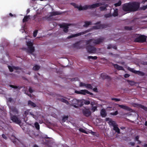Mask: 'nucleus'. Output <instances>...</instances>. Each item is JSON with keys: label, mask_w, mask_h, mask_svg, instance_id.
Instances as JSON below:
<instances>
[{"label": "nucleus", "mask_w": 147, "mask_h": 147, "mask_svg": "<svg viewBox=\"0 0 147 147\" xmlns=\"http://www.w3.org/2000/svg\"><path fill=\"white\" fill-rule=\"evenodd\" d=\"M106 120L107 121H109L108 123H109V122L110 121V120H112V119H110V118H106Z\"/></svg>", "instance_id": "603ef678"}, {"label": "nucleus", "mask_w": 147, "mask_h": 147, "mask_svg": "<svg viewBox=\"0 0 147 147\" xmlns=\"http://www.w3.org/2000/svg\"><path fill=\"white\" fill-rule=\"evenodd\" d=\"M100 114L102 117H105L107 115V113L105 110L104 109H102L100 112Z\"/></svg>", "instance_id": "2eb2a0df"}, {"label": "nucleus", "mask_w": 147, "mask_h": 147, "mask_svg": "<svg viewBox=\"0 0 147 147\" xmlns=\"http://www.w3.org/2000/svg\"><path fill=\"white\" fill-rule=\"evenodd\" d=\"M97 110V107L96 106L93 107L92 109V110L93 112Z\"/></svg>", "instance_id": "58836bf2"}, {"label": "nucleus", "mask_w": 147, "mask_h": 147, "mask_svg": "<svg viewBox=\"0 0 147 147\" xmlns=\"http://www.w3.org/2000/svg\"><path fill=\"white\" fill-rule=\"evenodd\" d=\"M93 90L95 91V92H97V89L96 88H94L93 89Z\"/></svg>", "instance_id": "680f3d73"}, {"label": "nucleus", "mask_w": 147, "mask_h": 147, "mask_svg": "<svg viewBox=\"0 0 147 147\" xmlns=\"http://www.w3.org/2000/svg\"><path fill=\"white\" fill-rule=\"evenodd\" d=\"M88 59H97V57L96 56H89L88 57Z\"/></svg>", "instance_id": "72a5a7b5"}, {"label": "nucleus", "mask_w": 147, "mask_h": 147, "mask_svg": "<svg viewBox=\"0 0 147 147\" xmlns=\"http://www.w3.org/2000/svg\"><path fill=\"white\" fill-rule=\"evenodd\" d=\"M147 8V5L146 6H144L143 7H142V9L144 10H145Z\"/></svg>", "instance_id": "49530a36"}, {"label": "nucleus", "mask_w": 147, "mask_h": 147, "mask_svg": "<svg viewBox=\"0 0 147 147\" xmlns=\"http://www.w3.org/2000/svg\"><path fill=\"white\" fill-rule=\"evenodd\" d=\"M146 39L145 36L141 35L136 38L134 41L136 42H143L146 41Z\"/></svg>", "instance_id": "0eeeda50"}, {"label": "nucleus", "mask_w": 147, "mask_h": 147, "mask_svg": "<svg viewBox=\"0 0 147 147\" xmlns=\"http://www.w3.org/2000/svg\"><path fill=\"white\" fill-rule=\"evenodd\" d=\"M29 92L30 93H32L33 92V90L30 87L29 88Z\"/></svg>", "instance_id": "3c124183"}, {"label": "nucleus", "mask_w": 147, "mask_h": 147, "mask_svg": "<svg viewBox=\"0 0 147 147\" xmlns=\"http://www.w3.org/2000/svg\"><path fill=\"white\" fill-rule=\"evenodd\" d=\"M34 126L36 128L38 129L39 130L40 129V126L38 123L36 122L34 124Z\"/></svg>", "instance_id": "cd10ccee"}, {"label": "nucleus", "mask_w": 147, "mask_h": 147, "mask_svg": "<svg viewBox=\"0 0 147 147\" xmlns=\"http://www.w3.org/2000/svg\"><path fill=\"white\" fill-rule=\"evenodd\" d=\"M104 2L102 3H98L91 5H86L82 6L81 5L79 6L75 3H72V4L76 8H77L79 10H84L87 9L95 8L98 7L101 5H103L100 7V10L103 11L106 8L108 7V5L105 4V3H108L109 0H102Z\"/></svg>", "instance_id": "f257e3e1"}, {"label": "nucleus", "mask_w": 147, "mask_h": 147, "mask_svg": "<svg viewBox=\"0 0 147 147\" xmlns=\"http://www.w3.org/2000/svg\"><path fill=\"white\" fill-rule=\"evenodd\" d=\"M109 125L110 126L113 127V129L118 134L120 133V130L117 126V125L115 121L110 120L109 122Z\"/></svg>", "instance_id": "20e7f679"}, {"label": "nucleus", "mask_w": 147, "mask_h": 147, "mask_svg": "<svg viewBox=\"0 0 147 147\" xmlns=\"http://www.w3.org/2000/svg\"><path fill=\"white\" fill-rule=\"evenodd\" d=\"M139 138V137L138 136H137L135 138V140L136 141H138V144H140V142L139 140H138V139Z\"/></svg>", "instance_id": "a18cd8bd"}, {"label": "nucleus", "mask_w": 147, "mask_h": 147, "mask_svg": "<svg viewBox=\"0 0 147 147\" xmlns=\"http://www.w3.org/2000/svg\"><path fill=\"white\" fill-rule=\"evenodd\" d=\"M129 75L128 74H125L124 76L125 78H127L129 77Z\"/></svg>", "instance_id": "09e8293b"}, {"label": "nucleus", "mask_w": 147, "mask_h": 147, "mask_svg": "<svg viewBox=\"0 0 147 147\" xmlns=\"http://www.w3.org/2000/svg\"><path fill=\"white\" fill-rule=\"evenodd\" d=\"M114 12L113 14V16L115 17L117 16L118 15V9L115 8V9H114Z\"/></svg>", "instance_id": "412c9836"}, {"label": "nucleus", "mask_w": 147, "mask_h": 147, "mask_svg": "<svg viewBox=\"0 0 147 147\" xmlns=\"http://www.w3.org/2000/svg\"><path fill=\"white\" fill-rule=\"evenodd\" d=\"M140 7L139 3L137 2H134L125 3L123 5V9L126 11H137Z\"/></svg>", "instance_id": "f03ea898"}, {"label": "nucleus", "mask_w": 147, "mask_h": 147, "mask_svg": "<svg viewBox=\"0 0 147 147\" xmlns=\"http://www.w3.org/2000/svg\"><path fill=\"white\" fill-rule=\"evenodd\" d=\"M87 49H88V51L90 53H92V51H91V50H90V49H89L88 48H87Z\"/></svg>", "instance_id": "6e6d98bb"}, {"label": "nucleus", "mask_w": 147, "mask_h": 147, "mask_svg": "<svg viewBox=\"0 0 147 147\" xmlns=\"http://www.w3.org/2000/svg\"><path fill=\"white\" fill-rule=\"evenodd\" d=\"M85 87L87 88H88L91 89L92 88V86L90 84H86Z\"/></svg>", "instance_id": "473e14b6"}, {"label": "nucleus", "mask_w": 147, "mask_h": 147, "mask_svg": "<svg viewBox=\"0 0 147 147\" xmlns=\"http://www.w3.org/2000/svg\"><path fill=\"white\" fill-rule=\"evenodd\" d=\"M128 69L130 71L134 73H137V72L134 69L131 68L129 67L128 68Z\"/></svg>", "instance_id": "c756f323"}, {"label": "nucleus", "mask_w": 147, "mask_h": 147, "mask_svg": "<svg viewBox=\"0 0 147 147\" xmlns=\"http://www.w3.org/2000/svg\"><path fill=\"white\" fill-rule=\"evenodd\" d=\"M60 100L61 102H65L67 104H68V102L65 99L62 98L61 99H60Z\"/></svg>", "instance_id": "c85d7f7f"}, {"label": "nucleus", "mask_w": 147, "mask_h": 147, "mask_svg": "<svg viewBox=\"0 0 147 147\" xmlns=\"http://www.w3.org/2000/svg\"><path fill=\"white\" fill-rule=\"evenodd\" d=\"M144 147H147V144H145L144 145Z\"/></svg>", "instance_id": "0e129e2a"}, {"label": "nucleus", "mask_w": 147, "mask_h": 147, "mask_svg": "<svg viewBox=\"0 0 147 147\" xmlns=\"http://www.w3.org/2000/svg\"><path fill=\"white\" fill-rule=\"evenodd\" d=\"M79 131L82 132L86 133V131L84 129L81 128L79 129Z\"/></svg>", "instance_id": "37998d69"}, {"label": "nucleus", "mask_w": 147, "mask_h": 147, "mask_svg": "<svg viewBox=\"0 0 147 147\" xmlns=\"http://www.w3.org/2000/svg\"><path fill=\"white\" fill-rule=\"evenodd\" d=\"M140 107L141 108L144 109L145 111H147V108L145 107L144 106L140 105Z\"/></svg>", "instance_id": "c9c22d12"}, {"label": "nucleus", "mask_w": 147, "mask_h": 147, "mask_svg": "<svg viewBox=\"0 0 147 147\" xmlns=\"http://www.w3.org/2000/svg\"><path fill=\"white\" fill-rule=\"evenodd\" d=\"M22 28H23V30H20V31H21V32H22V33H23V32H23V31H25V30H24V27H22Z\"/></svg>", "instance_id": "bf43d9fd"}, {"label": "nucleus", "mask_w": 147, "mask_h": 147, "mask_svg": "<svg viewBox=\"0 0 147 147\" xmlns=\"http://www.w3.org/2000/svg\"><path fill=\"white\" fill-rule=\"evenodd\" d=\"M79 42H77V43H75L74 45H73V46L74 47H75V48H79L78 47V45H79Z\"/></svg>", "instance_id": "2f4dec72"}, {"label": "nucleus", "mask_w": 147, "mask_h": 147, "mask_svg": "<svg viewBox=\"0 0 147 147\" xmlns=\"http://www.w3.org/2000/svg\"><path fill=\"white\" fill-rule=\"evenodd\" d=\"M147 1V0H142V2L144 3L145 2H146Z\"/></svg>", "instance_id": "e2e57ef3"}, {"label": "nucleus", "mask_w": 147, "mask_h": 147, "mask_svg": "<svg viewBox=\"0 0 147 147\" xmlns=\"http://www.w3.org/2000/svg\"><path fill=\"white\" fill-rule=\"evenodd\" d=\"M75 93L78 94L86 95L88 94L90 95H92V93H91L86 90H82L80 91H75Z\"/></svg>", "instance_id": "39448f33"}, {"label": "nucleus", "mask_w": 147, "mask_h": 147, "mask_svg": "<svg viewBox=\"0 0 147 147\" xmlns=\"http://www.w3.org/2000/svg\"><path fill=\"white\" fill-rule=\"evenodd\" d=\"M111 15L110 13H108L107 14H106L105 15V18H109V17H110L111 16Z\"/></svg>", "instance_id": "a19ab883"}, {"label": "nucleus", "mask_w": 147, "mask_h": 147, "mask_svg": "<svg viewBox=\"0 0 147 147\" xmlns=\"http://www.w3.org/2000/svg\"><path fill=\"white\" fill-rule=\"evenodd\" d=\"M86 84L83 82H80V83L79 86L80 87H85Z\"/></svg>", "instance_id": "f704fd0d"}, {"label": "nucleus", "mask_w": 147, "mask_h": 147, "mask_svg": "<svg viewBox=\"0 0 147 147\" xmlns=\"http://www.w3.org/2000/svg\"><path fill=\"white\" fill-rule=\"evenodd\" d=\"M11 119L13 122L17 124H19L21 123V120L19 119L17 116L15 115H10Z\"/></svg>", "instance_id": "423d86ee"}, {"label": "nucleus", "mask_w": 147, "mask_h": 147, "mask_svg": "<svg viewBox=\"0 0 147 147\" xmlns=\"http://www.w3.org/2000/svg\"><path fill=\"white\" fill-rule=\"evenodd\" d=\"M12 100V99L11 98H9L7 100V101L9 102H11Z\"/></svg>", "instance_id": "5fc2aeb1"}, {"label": "nucleus", "mask_w": 147, "mask_h": 147, "mask_svg": "<svg viewBox=\"0 0 147 147\" xmlns=\"http://www.w3.org/2000/svg\"><path fill=\"white\" fill-rule=\"evenodd\" d=\"M9 69V71L11 72H12L14 69H19V67H12L10 66H8Z\"/></svg>", "instance_id": "6ab92c4d"}, {"label": "nucleus", "mask_w": 147, "mask_h": 147, "mask_svg": "<svg viewBox=\"0 0 147 147\" xmlns=\"http://www.w3.org/2000/svg\"><path fill=\"white\" fill-rule=\"evenodd\" d=\"M27 48L26 49L27 52L29 54L34 55L33 53L35 51L34 47L33 46V41L31 40L26 41Z\"/></svg>", "instance_id": "7ed1b4c3"}, {"label": "nucleus", "mask_w": 147, "mask_h": 147, "mask_svg": "<svg viewBox=\"0 0 147 147\" xmlns=\"http://www.w3.org/2000/svg\"><path fill=\"white\" fill-rule=\"evenodd\" d=\"M132 146H134V142H130V143H129Z\"/></svg>", "instance_id": "13d9d810"}, {"label": "nucleus", "mask_w": 147, "mask_h": 147, "mask_svg": "<svg viewBox=\"0 0 147 147\" xmlns=\"http://www.w3.org/2000/svg\"><path fill=\"white\" fill-rule=\"evenodd\" d=\"M33 147H38L36 145H34Z\"/></svg>", "instance_id": "774afa93"}, {"label": "nucleus", "mask_w": 147, "mask_h": 147, "mask_svg": "<svg viewBox=\"0 0 147 147\" xmlns=\"http://www.w3.org/2000/svg\"><path fill=\"white\" fill-rule=\"evenodd\" d=\"M104 75H105V74H101V76L103 78H105L104 77Z\"/></svg>", "instance_id": "4d7b16f0"}, {"label": "nucleus", "mask_w": 147, "mask_h": 147, "mask_svg": "<svg viewBox=\"0 0 147 147\" xmlns=\"http://www.w3.org/2000/svg\"><path fill=\"white\" fill-rule=\"evenodd\" d=\"M111 100H114L116 102L119 101L120 100V99L117 98H112Z\"/></svg>", "instance_id": "79ce46f5"}, {"label": "nucleus", "mask_w": 147, "mask_h": 147, "mask_svg": "<svg viewBox=\"0 0 147 147\" xmlns=\"http://www.w3.org/2000/svg\"><path fill=\"white\" fill-rule=\"evenodd\" d=\"M145 124L147 126V121L145 122Z\"/></svg>", "instance_id": "338daca9"}, {"label": "nucleus", "mask_w": 147, "mask_h": 147, "mask_svg": "<svg viewBox=\"0 0 147 147\" xmlns=\"http://www.w3.org/2000/svg\"><path fill=\"white\" fill-rule=\"evenodd\" d=\"M51 13V15L53 16L60 15L61 14V13L58 11H54Z\"/></svg>", "instance_id": "4be33fe9"}, {"label": "nucleus", "mask_w": 147, "mask_h": 147, "mask_svg": "<svg viewBox=\"0 0 147 147\" xmlns=\"http://www.w3.org/2000/svg\"><path fill=\"white\" fill-rule=\"evenodd\" d=\"M38 31L37 30H35L34 32L33 33V36L34 37H35L36 36V35L37 34Z\"/></svg>", "instance_id": "ea45409f"}, {"label": "nucleus", "mask_w": 147, "mask_h": 147, "mask_svg": "<svg viewBox=\"0 0 147 147\" xmlns=\"http://www.w3.org/2000/svg\"><path fill=\"white\" fill-rule=\"evenodd\" d=\"M121 0H119V1L118 3L114 4L115 6V7L120 6L121 5Z\"/></svg>", "instance_id": "bb28decb"}, {"label": "nucleus", "mask_w": 147, "mask_h": 147, "mask_svg": "<svg viewBox=\"0 0 147 147\" xmlns=\"http://www.w3.org/2000/svg\"><path fill=\"white\" fill-rule=\"evenodd\" d=\"M128 82L131 85H133L135 84V82L133 81H129Z\"/></svg>", "instance_id": "c03bdc74"}, {"label": "nucleus", "mask_w": 147, "mask_h": 147, "mask_svg": "<svg viewBox=\"0 0 147 147\" xmlns=\"http://www.w3.org/2000/svg\"><path fill=\"white\" fill-rule=\"evenodd\" d=\"M83 115L86 117H88L91 114V112L89 109L88 108H85L83 111Z\"/></svg>", "instance_id": "9d476101"}, {"label": "nucleus", "mask_w": 147, "mask_h": 147, "mask_svg": "<svg viewBox=\"0 0 147 147\" xmlns=\"http://www.w3.org/2000/svg\"><path fill=\"white\" fill-rule=\"evenodd\" d=\"M125 29L126 30H131V28L129 27H125Z\"/></svg>", "instance_id": "8fccbe9b"}, {"label": "nucleus", "mask_w": 147, "mask_h": 147, "mask_svg": "<svg viewBox=\"0 0 147 147\" xmlns=\"http://www.w3.org/2000/svg\"><path fill=\"white\" fill-rule=\"evenodd\" d=\"M10 109V115H16L18 114V111L14 107L11 108L9 107Z\"/></svg>", "instance_id": "6e6552de"}, {"label": "nucleus", "mask_w": 147, "mask_h": 147, "mask_svg": "<svg viewBox=\"0 0 147 147\" xmlns=\"http://www.w3.org/2000/svg\"><path fill=\"white\" fill-rule=\"evenodd\" d=\"M69 24L65 23L63 24L60 25V27L63 29L64 32H67L68 31V26Z\"/></svg>", "instance_id": "1a4fd4ad"}, {"label": "nucleus", "mask_w": 147, "mask_h": 147, "mask_svg": "<svg viewBox=\"0 0 147 147\" xmlns=\"http://www.w3.org/2000/svg\"><path fill=\"white\" fill-rule=\"evenodd\" d=\"M71 101V103L73 105H77L78 104H79L80 105V100L79 101V100L75 98L73 99Z\"/></svg>", "instance_id": "dca6fc26"}, {"label": "nucleus", "mask_w": 147, "mask_h": 147, "mask_svg": "<svg viewBox=\"0 0 147 147\" xmlns=\"http://www.w3.org/2000/svg\"><path fill=\"white\" fill-rule=\"evenodd\" d=\"M125 127H121V129H125Z\"/></svg>", "instance_id": "69168bd1"}, {"label": "nucleus", "mask_w": 147, "mask_h": 147, "mask_svg": "<svg viewBox=\"0 0 147 147\" xmlns=\"http://www.w3.org/2000/svg\"><path fill=\"white\" fill-rule=\"evenodd\" d=\"M68 116H64L63 118V122H65L66 120L67 119Z\"/></svg>", "instance_id": "e433bc0d"}, {"label": "nucleus", "mask_w": 147, "mask_h": 147, "mask_svg": "<svg viewBox=\"0 0 147 147\" xmlns=\"http://www.w3.org/2000/svg\"><path fill=\"white\" fill-rule=\"evenodd\" d=\"M91 22L89 21L85 22V24L84 25V26L85 27H88L89 25L91 24Z\"/></svg>", "instance_id": "393cba45"}, {"label": "nucleus", "mask_w": 147, "mask_h": 147, "mask_svg": "<svg viewBox=\"0 0 147 147\" xmlns=\"http://www.w3.org/2000/svg\"><path fill=\"white\" fill-rule=\"evenodd\" d=\"M28 105L35 107L36 106L35 104L32 102L30 100H29L28 101Z\"/></svg>", "instance_id": "5701e85b"}, {"label": "nucleus", "mask_w": 147, "mask_h": 147, "mask_svg": "<svg viewBox=\"0 0 147 147\" xmlns=\"http://www.w3.org/2000/svg\"><path fill=\"white\" fill-rule=\"evenodd\" d=\"M82 34V33H80L76 34H72L67 37L68 38H70L74 37H76Z\"/></svg>", "instance_id": "a211bd4d"}, {"label": "nucleus", "mask_w": 147, "mask_h": 147, "mask_svg": "<svg viewBox=\"0 0 147 147\" xmlns=\"http://www.w3.org/2000/svg\"><path fill=\"white\" fill-rule=\"evenodd\" d=\"M118 106L120 107L121 108L128 111H130V109L128 107L123 105H118Z\"/></svg>", "instance_id": "4468645a"}, {"label": "nucleus", "mask_w": 147, "mask_h": 147, "mask_svg": "<svg viewBox=\"0 0 147 147\" xmlns=\"http://www.w3.org/2000/svg\"><path fill=\"white\" fill-rule=\"evenodd\" d=\"M2 137L5 140H6L7 138V137L5 136V135L4 134L2 135Z\"/></svg>", "instance_id": "de8ad7c7"}, {"label": "nucleus", "mask_w": 147, "mask_h": 147, "mask_svg": "<svg viewBox=\"0 0 147 147\" xmlns=\"http://www.w3.org/2000/svg\"><path fill=\"white\" fill-rule=\"evenodd\" d=\"M118 113V112L117 111H116L114 113H110V114L112 115H116Z\"/></svg>", "instance_id": "4c0bfd02"}, {"label": "nucleus", "mask_w": 147, "mask_h": 147, "mask_svg": "<svg viewBox=\"0 0 147 147\" xmlns=\"http://www.w3.org/2000/svg\"><path fill=\"white\" fill-rule=\"evenodd\" d=\"M29 18V16H25L23 20V22H25L27 21Z\"/></svg>", "instance_id": "a878e982"}, {"label": "nucleus", "mask_w": 147, "mask_h": 147, "mask_svg": "<svg viewBox=\"0 0 147 147\" xmlns=\"http://www.w3.org/2000/svg\"><path fill=\"white\" fill-rule=\"evenodd\" d=\"M28 111H25L24 114L26 116L28 114Z\"/></svg>", "instance_id": "864d4df0"}, {"label": "nucleus", "mask_w": 147, "mask_h": 147, "mask_svg": "<svg viewBox=\"0 0 147 147\" xmlns=\"http://www.w3.org/2000/svg\"><path fill=\"white\" fill-rule=\"evenodd\" d=\"M40 68V66L37 65H35L33 67V69L35 71H37Z\"/></svg>", "instance_id": "b1692460"}, {"label": "nucleus", "mask_w": 147, "mask_h": 147, "mask_svg": "<svg viewBox=\"0 0 147 147\" xmlns=\"http://www.w3.org/2000/svg\"><path fill=\"white\" fill-rule=\"evenodd\" d=\"M30 9H28L26 11L27 13L28 14V13L30 12Z\"/></svg>", "instance_id": "052dcab7"}, {"label": "nucleus", "mask_w": 147, "mask_h": 147, "mask_svg": "<svg viewBox=\"0 0 147 147\" xmlns=\"http://www.w3.org/2000/svg\"><path fill=\"white\" fill-rule=\"evenodd\" d=\"M9 86L11 87H12V88H13L18 89V90H19L21 88V87H17L16 86L12 85H10Z\"/></svg>", "instance_id": "7c9ffc66"}, {"label": "nucleus", "mask_w": 147, "mask_h": 147, "mask_svg": "<svg viewBox=\"0 0 147 147\" xmlns=\"http://www.w3.org/2000/svg\"><path fill=\"white\" fill-rule=\"evenodd\" d=\"M103 40V39L102 38H100L97 40H95L94 41V40H90L87 43L89 44L91 43L92 42H93L95 44H98L102 42Z\"/></svg>", "instance_id": "9b49d317"}, {"label": "nucleus", "mask_w": 147, "mask_h": 147, "mask_svg": "<svg viewBox=\"0 0 147 147\" xmlns=\"http://www.w3.org/2000/svg\"><path fill=\"white\" fill-rule=\"evenodd\" d=\"M80 102L81 103V104H80V106H82L84 104L85 105H88L90 103L89 101L84 99L80 100Z\"/></svg>", "instance_id": "ddd939ff"}, {"label": "nucleus", "mask_w": 147, "mask_h": 147, "mask_svg": "<svg viewBox=\"0 0 147 147\" xmlns=\"http://www.w3.org/2000/svg\"><path fill=\"white\" fill-rule=\"evenodd\" d=\"M30 114L31 115L33 118L35 119H37L38 117V112H30Z\"/></svg>", "instance_id": "f8f14e48"}, {"label": "nucleus", "mask_w": 147, "mask_h": 147, "mask_svg": "<svg viewBox=\"0 0 147 147\" xmlns=\"http://www.w3.org/2000/svg\"><path fill=\"white\" fill-rule=\"evenodd\" d=\"M106 27L104 25H97L94 27V28L95 29H100L105 28Z\"/></svg>", "instance_id": "f3484780"}, {"label": "nucleus", "mask_w": 147, "mask_h": 147, "mask_svg": "<svg viewBox=\"0 0 147 147\" xmlns=\"http://www.w3.org/2000/svg\"><path fill=\"white\" fill-rule=\"evenodd\" d=\"M114 67L116 69L119 70H121L123 69L122 67L119 66L117 64H114Z\"/></svg>", "instance_id": "aec40b11"}]
</instances>
